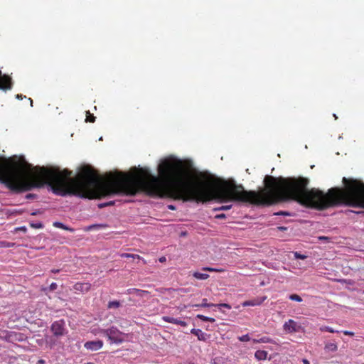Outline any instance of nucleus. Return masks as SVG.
<instances>
[{
    "instance_id": "nucleus-1",
    "label": "nucleus",
    "mask_w": 364,
    "mask_h": 364,
    "mask_svg": "<svg viewBox=\"0 0 364 364\" xmlns=\"http://www.w3.org/2000/svg\"><path fill=\"white\" fill-rule=\"evenodd\" d=\"M101 332L107 336L112 343H122L124 341V334L116 327L112 326L108 329H103Z\"/></svg>"
},
{
    "instance_id": "nucleus-2",
    "label": "nucleus",
    "mask_w": 364,
    "mask_h": 364,
    "mask_svg": "<svg viewBox=\"0 0 364 364\" xmlns=\"http://www.w3.org/2000/svg\"><path fill=\"white\" fill-rule=\"evenodd\" d=\"M4 339L10 343L21 342L26 341L27 337L25 334L18 332L9 331L4 330L3 332Z\"/></svg>"
},
{
    "instance_id": "nucleus-3",
    "label": "nucleus",
    "mask_w": 364,
    "mask_h": 364,
    "mask_svg": "<svg viewBox=\"0 0 364 364\" xmlns=\"http://www.w3.org/2000/svg\"><path fill=\"white\" fill-rule=\"evenodd\" d=\"M300 328L301 326L293 319H289L283 325V329L287 333L299 332Z\"/></svg>"
},
{
    "instance_id": "nucleus-4",
    "label": "nucleus",
    "mask_w": 364,
    "mask_h": 364,
    "mask_svg": "<svg viewBox=\"0 0 364 364\" xmlns=\"http://www.w3.org/2000/svg\"><path fill=\"white\" fill-rule=\"evenodd\" d=\"M51 331L56 336L64 334V322L63 320L55 321L51 326Z\"/></svg>"
},
{
    "instance_id": "nucleus-5",
    "label": "nucleus",
    "mask_w": 364,
    "mask_h": 364,
    "mask_svg": "<svg viewBox=\"0 0 364 364\" xmlns=\"http://www.w3.org/2000/svg\"><path fill=\"white\" fill-rule=\"evenodd\" d=\"M104 343L101 340L87 341L84 344L85 348L91 351H96L102 348Z\"/></svg>"
},
{
    "instance_id": "nucleus-6",
    "label": "nucleus",
    "mask_w": 364,
    "mask_h": 364,
    "mask_svg": "<svg viewBox=\"0 0 364 364\" xmlns=\"http://www.w3.org/2000/svg\"><path fill=\"white\" fill-rule=\"evenodd\" d=\"M11 88V80L9 76L1 75L0 71V90H7Z\"/></svg>"
},
{
    "instance_id": "nucleus-7",
    "label": "nucleus",
    "mask_w": 364,
    "mask_h": 364,
    "mask_svg": "<svg viewBox=\"0 0 364 364\" xmlns=\"http://www.w3.org/2000/svg\"><path fill=\"white\" fill-rule=\"evenodd\" d=\"M126 294L129 295L134 294L137 297L144 298L149 295L150 293L149 291L146 290H141L136 288H130L126 291Z\"/></svg>"
},
{
    "instance_id": "nucleus-8",
    "label": "nucleus",
    "mask_w": 364,
    "mask_h": 364,
    "mask_svg": "<svg viewBox=\"0 0 364 364\" xmlns=\"http://www.w3.org/2000/svg\"><path fill=\"white\" fill-rule=\"evenodd\" d=\"M74 290L82 293L88 292L91 289V284L88 282H77L73 286Z\"/></svg>"
},
{
    "instance_id": "nucleus-9",
    "label": "nucleus",
    "mask_w": 364,
    "mask_h": 364,
    "mask_svg": "<svg viewBox=\"0 0 364 364\" xmlns=\"http://www.w3.org/2000/svg\"><path fill=\"white\" fill-rule=\"evenodd\" d=\"M266 299H267L266 296H263L262 298H255L252 300H247V301H244L242 304V306L244 307L259 306V305L262 304Z\"/></svg>"
},
{
    "instance_id": "nucleus-10",
    "label": "nucleus",
    "mask_w": 364,
    "mask_h": 364,
    "mask_svg": "<svg viewBox=\"0 0 364 364\" xmlns=\"http://www.w3.org/2000/svg\"><path fill=\"white\" fill-rule=\"evenodd\" d=\"M162 320L166 322H168V323L180 325L183 327H186L188 325L187 323L184 321L180 320L178 318H175L173 317L167 316H163Z\"/></svg>"
},
{
    "instance_id": "nucleus-11",
    "label": "nucleus",
    "mask_w": 364,
    "mask_h": 364,
    "mask_svg": "<svg viewBox=\"0 0 364 364\" xmlns=\"http://www.w3.org/2000/svg\"><path fill=\"white\" fill-rule=\"evenodd\" d=\"M191 333L198 337L200 341H205L207 339V334L203 332L200 329L193 328Z\"/></svg>"
},
{
    "instance_id": "nucleus-12",
    "label": "nucleus",
    "mask_w": 364,
    "mask_h": 364,
    "mask_svg": "<svg viewBox=\"0 0 364 364\" xmlns=\"http://www.w3.org/2000/svg\"><path fill=\"white\" fill-rule=\"evenodd\" d=\"M267 352L265 351V350H258L255 352V357L258 360H266L267 359Z\"/></svg>"
},
{
    "instance_id": "nucleus-13",
    "label": "nucleus",
    "mask_w": 364,
    "mask_h": 364,
    "mask_svg": "<svg viewBox=\"0 0 364 364\" xmlns=\"http://www.w3.org/2000/svg\"><path fill=\"white\" fill-rule=\"evenodd\" d=\"M324 349L328 352H336L338 350V346L335 343H327L325 345Z\"/></svg>"
},
{
    "instance_id": "nucleus-14",
    "label": "nucleus",
    "mask_w": 364,
    "mask_h": 364,
    "mask_svg": "<svg viewBox=\"0 0 364 364\" xmlns=\"http://www.w3.org/2000/svg\"><path fill=\"white\" fill-rule=\"evenodd\" d=\"M107 227V225L104 224H93L85 228V231H91L95 229L102 228Z\"/></svg>"
},
{
    "instance_id": "nucleus-15",
    "label": "nucleus",
    "mask_w": 364,
    "mask_h": 364,
    "mask_svg": "<svg viewBox=\"0 0 364 364\" xmlns=\"http://www.w3.org/2000/svg\"><path fill=\"white\" fill-rule=\"evenodd\" d=\"M193 276L195 278H196L198 279H200V280H205V279H207L209 277V275L208 274L200 273V272H195L193 274Z\"/></svg>"
},
{
    "instance_id": "nucleus-16",
    "label": "nucleus",
    "mask_w": 364,
    "mask_h": 364,
    "mask_svg": "<svg viewBox=\"0 0 364 364\" xmlns=\"http://www.w3.org/2000/svg\"><path fill=\"white\" fill-rule=\"evenodd\" d=\"M53 226H55V228H60V229H63V230H68V231H70V232H73L74 231V230L73 228H68V227H67L66 225H65L64 224H63L62 223H60V222H55L53 223Z\"/></svg>"
},
{
    "instance_id": "nucleus-17",
    "label": "nucleus",
    "mask_w": 364,
    "mask_h": 364,
    "mask_svg": "<svg viewBox=\"0 0 364 364\" xmlns=\"http://www.w3.org/2000/svg\"><path fill=\"white\" fill-rule=\"evenodd\" d=\"M120 306V302L118 301H109L107 304L108 309H117Z\"/></svg>"
},
{
    "instance_id": "nucleus-18",
    "label": "nucleus",
    "mask_w": 364,
    "mask_h": 364,
    "mask_svg": "<svg viewBox=\"0 0 364 364\" xmlns=\"http://www.w3.org/2000/svg\"><path fill=\"white\" fill-rule=\"evenodd\" d=\"M95 118L96 117L93 114H90V111H87L86 112V119H85V121L87 122H92V123H93L95 121Z\"/></svg>"
},
{
    "instance_id": "nucleus-19",
    "label": "nucleus",
    "mask_w": 364,
    "mask_h": 364,
    "mask_svg": "<svg viewBox=\"0 0 364 364\" xmlns=\"http://www.w3.org/2000/svg\"><path fill=\"white\" fill-rule=\"evenodd\" d=\"M203 271L211 272H225L224 269H217V268L208 267H203Z\"/></svg>"
},
{
    "instance_id": "nucleus-20",
    "label": "nucleus",
    "mask_w": 364,
    "mask_h": 364,
    "mask_svg": "<svg viewBox=\"0 0 364 364\" xmlns=\"http://www.w3.org/2000/svg\"><path fill=\"white\" fill-rule=\"evenodd\" d=\"M122 257H127V258H133L140 259L141 257L138 255H133V254H129V253H123L121 255Z\"/></svg>"
},
{
    "instance_id": "nucleus-21",
    "label": "nucleus",
    "mask_w": 364,
    "mask_h": 364,
    "mask_svg": "<svg viewBox=\"0 0 364 364\" xmlns=\"http://www.w3.org/2000/svg\"><path fill=\"white\" fill-rule=\"evenodd\" d=\"M57 288H58V284L55 282H53L50 284V285L48 288H43L42 291H46L47 290H48L49 291H53L56 290Z\"/></svg>"
},
{
    "instance_id": "nucleus-22",
    "label": "nucleus",
    "mask_w": 364,
    "mask_h": 364,
    "mask_svg": "<svg viewBox=\"0 0 364 364\" xmlns=\"http://www.w3.org/2000/svg\"><path fill=\"white\" fill-rule=\"evenodd\" d=\"M15 245L13 242H9L7 241H1L0 242V247H13Z\"/></svg>"
},
{
    "instance_id": "nucleus-23",
    "label": "nucleus",
    "mask_w": 364,
    "mask_h": 364,
    "mask_svg": "<svg viewBox=\"0 0 364 364\" xmlns=\"http://www.w3.org/2000/svg\"><path fill=\"white\" fill-rule=\"evenodd\" d=\"M289 298L291 301H297V302H301L302 301L301 297L299 295L296 294H293L289 295Z\"/></svg>"
},
{
    "instance_id": "nucleus-24",
    "label": "nucleus",
    "mask_w": 364,
    "mask_h": 364,
    "mask_svg": "<svg viewBox=\"0 0 364 364\" xmlns=\"http://www.w3.org/2000/svg\"><path fill=\"white\" fill-rule=\"evenodd\" d=\"M232 208V205H222L218 208H215L213 209L214 211H220V210H230Z\"/></svg>"
},
{
    "instance_id": "nucleus-25",
    "label": "nucleus",
    "mask_w": 364,
    "mask_h": 364,
    "mask_svg": "<svg viewBox=\"0 0 364 364\" xmlns=\"http://www.w3.org/2000/svg\"><path fill=\"white\" fill-rule=\"evenodd\" d=\"M215 304H209L208 303L207 299H203L202 300V303L200 304V307H210V306H215Z\"/></svg>"
},
{
    "instance_id": "nucleus-26",
    "label": "nucleus",
    "mask_w": 364,
    "mask_h": 364,
    "mask_svg": "<svg viewBox=\"0 0 364 364\" xmlns=\"http://www.w3.org/2000/svg\"><path fill=\"white\" fill-rule=\"evenodd\" d=\"M238 340L242 342H247L250 341V337L248 334H245L242 336H239Z\"/></svg>"
},
{
    "instance_id": "nucleus-27",
    "label": "nucleus",
    "mask_w": 364,
    "mask_h": 364,
    "mask_svg": "<svg viewBox=\"0 0 364 364\" xmlns=\"http://www.w3.org/2000/svg\"><path fill=\"white\" fill-rule=\"evenodd\" d=\"M215 306H218V307H224V308H226L228 309H231V306L228 304H225V303H223V304H215Z\"/></svg>"
},
{
    "instance_id": "nucleus-28",
    "label": "nucleus",
    "mask_w": 364,
    "mask_h": 364,
    "mask_svg": "<svg viewBox=\"0 0 364 364\" xmlns=\"http://www.w3.org/2000/svg\"><path fill=\"white\" fill-rule=\"evenodd\" d=\"M294 255L295 258H296V259H304L306 257V256H305L304 255H301L300 253H299L297 252H295L294 253Z\"/></svg>"
},
{
    "instance_id": "nucleus-29",
    "label": "nucleus",
    "mask_w": 364,
    "mask_h": 364,
    "mask_svg": "<svg viewBox=\"0 0 364 364\" xmlns=\"http://www.w3.org/2000/svg\"><path fill=\"white\" fill-rule=\"evenodd\" d=\"M197 318H198L199 319L203 321H208V316H205L204 315H202V314H198L197 315Z\"/></svg>"
},
{
    "instance_id": "nucleus-30",
    "label": "nucleus",
    "mask_w": 364,
    "mask_h": 364,
    "mask_svg": "<svg viewBox=\"0 0 364 364\" xmlns=\"http://www.w3.org/2000/svg\"><path fill=\"white\" fill-rule=\"evenodd\" d=\"M254 343H266L267 342V338L265 337L262 338L260 340H253Z\"/></svg>"
},
{
    "instance_id": "nucleus-31",
    "label": "nucleus",
    "mask_w": 364,
    "mask_h": 364,
    "mask_svg": "<svg viewBox=\"0 0 364 364\" xmlns=\"http://www.w3.org/2000/svg\"><path fill=\"white\" fill-rule=\"evenodd\" d=\"M276 215H289L290 214L287 212L279 211L275 213Z\"/></svg>"
},
{
    "instance_id": "nucleus-32",
    "label": "nucleus",
    "mask_w": 364,
    "mask_h": 364,
    "mask_svg": "<svg viewBox=\"0 0 364 364\" xmlns=\"http://www.w3.org/2000/svg\"><path fill=\"white\" fill-rule=\"evenodd\" d=\"M31 226L35 228H42L43 225L41 223H36V224H31Z\"/></svg>"
},
{
    "instance_id": "nucleus-33",
    "label": "nucleus",
    "mask_w": 364,
    "mask_h": 364,
    "mask_svg": "<svg viewBox=\"0 0 364 364\" xmlns=\"http://www.w3.org/2000/svg\"><path fill=\"white\" fill-rule=\"evenodd\" d=\"M215 218L217 219H223V218H225L226 216L225 214L221 213V214L216 215Z\"/></svg>"
},
{
    "instance_id": "nucleus-34",
    "label": "nucleus",
    "mask_w": 364,
    "mask_h": 364,
    "mask_svg": "<svg viewBox=\"0 0 364 364\" xmlns=\"http://www.w3.org/2000/svg\"><path fill=\"white\" fill-rule=\"evenodd\" d=\"M343 333L346 335V336H354V333L352 332V331H343Z\"/></svg>"
},
{
    "instance_id": "nucleus-35",
    "label": "nucleus",
    "mask_w": 364,
    "mask_h": 364,
    "mask_svg": "<svg viewBox=\"0 0 364 364\" xmlns=\"http://www.w3.org/2000/svg\"><path fill=\"white\" fill-rule=\"evenodd\" d=\"M328 326H323L320 328L321 331H327L328 332Z\"/></svg>"
},
{
    "instance_id": "nucleus-36",
    "label": "nucleus",
    "mask_w": 364,
    "mask_h": 364,
    "mask_svg": "<svg viewBox=\"0 0 364 364\" xmlns=\"http://www.w3.org/2000/svg\"><path fill=\"white\" fill-rule=\"evenodd\" d=\"M318 240H326V241H328L329 240V238L328 237H325V236H320L318 237Z\"/></svg>"
},
{
    "instance_id": "nucleus-37",
    "label": "nucleus",
    "mask_w": 364,
    "mask_h": 364,
    "mask_svg": "<svg viewBox=\"0 0 364 364\" xmlns=\"http://www.w3.org/2000/svg\"><path fill=\"white\" fill-rule=\"evenodd\" d=\"M3 332H4V330L0 329V340H3L4 339Z\"/></svg>"
},
{
    "instance_id": "nucleus-38",
    "label": "nucleus",
    "mask_w": 364,
    "mask_h": 364,
    "mask_svg": "<svg viewBox=\"0 0 364 364\" xmlns=\"http://www.w3.org/2000/svg\"><path fill=\"white\" fill-rule=\"evenodd\" d=\"M328 332H330V333H335V332H338L337 331L334 330L333 328H332L331 327H329L328 326Z\"/></svg>"
},
{
    "instance_id": "nucleus-39",
    "label": "nucleus",
    "mask_w": 364,
    "mask_h": 364,
    "mask_svg": "<svg viewBox=\"0 0 364 364\" xmlns=\"http://www.w3.org/2000/svg\"><path fill=\"white\" fill-rule=\"evenodd\" d=\"M168 208L170 209V210H176V207L173 205H168Z\"/></svg>"
},
{
    "instance_id": "nucleus-40",
    "label": "nucleus",
    "mask_w": 364,
    "mask_h": 364,
    "mask_svg": "<svg viewBox=\"0 0 364 364\" xmlns=\"http://www.w3.org/2000/svg\"><path fill=\"white\" fill-rule=\"evenodd\" d=\"M208 321L213 323V322L215 321V319L214 318H212V317H208Z\"/></svg>"
},
{
    "instance_id": "nucleus-41",
    "label": "nucleus",
    "mask_w": 364,
    "mask_h": 364,
    "mask_svg": "<svg viewBox=\"0 0 364 364\" xmlns=\"http://www.w3.org/2000/svg\"><path fill=\"white\" fill-rule=\"evenodd\" d=\"M114 204V201H109L106 203L107 206L112 205Z\"/></svg>"
},
{
    "instance_id": "nucleus-42",
    "label": "nucleus",
    "mask_w": 364,
    "mask_h": 364,
    "mask_svg": "<svg viewBox=\"0 0 364 364\" xmlns=\"http://www.w3.org/2000/svg\"><path fill=\"white\" fill-rule=\"evenodd\" d=\"M166 260V259L165 257H161V258H159L160 262H164Z\"/></svg>"
},
{
    "instance_id": "nucleus-43",
    "label": "nucleus",
    "mask_w": 364,
    "mask_h": 364,
    "mask_svg": "<svg viewBox=\"0 0 364 364\" xmlns=\"http://www.w3.org/2000/svg\"><path fill=\"white\" fill-rule=\"evenodd\" d=\"M98 206H99L100 208H102L104 207H106L107 205H106V203H105L100 204Z\"/></svg>"
},
{
    "instance_id": "nucleus-44",
    "label": "nucleus",
    "mask_w": 364,
    "mask_h": 364,
    "mask_svg": "<svg viewBox=\"0 0 364 364\" xmlns=\"http://www.w3.org/2000/svg\"><path fill=\"white\" fill-rule=\"evenodd\" d=\"M59 272H60V269H53L51 270V272L54 273V274L58 273Z\"/></svg>"
},
{
    "instance_id": "nucleus-45",
    "label": "nucleus",
    "mask_w": 364,
    "mask_h": 364,
    "mask_svg": "<svg viewBox=\"0 0 364 364\" xmlns=\"http://www.w3.org/2000/svg\"><path fill=\"white\" fill-rule=\"evenodd\" d=\"M302 362L304 364H310L309 361L307 359H303Z\"/></svg>"
},
{
    "instance_id": "nucleus-46",
    "label": "nucleus",
    "mask_w": 364,
    "mask_h": 364,
    "mask_svg": "<svg viewBox=\"0 0 364 364\" xmlns=\"http://www.w3.org/2000/svg\"><path fill=\"white\" fill-rule=\"evenodd\" d=\"M26 168H29V169H30V168H31V164H26Z\"/></svg>"
},
{
    "instance_id": "nucleus-47",
    "label": "nucleus",
    "mask_w": 364,
    "mask_h": 364,
    "mask_svg": "<svg viewBox=\"0 0 364 364\" xmlns=\"http://www.w3.org/2000/svg\"><path fill=\"white\" fill-rule=\"evenodd\" d=\"M16 97L18 98V99H22V95H17Z\"/></svg>"
},
{
    "instance_id": "nucleus-48",
    "label": "nucleus",
    "mask_w": 364,
    "mask_h": 364,
    "mask_svg": "<svg viewBox=\"0 0 364 364\" xmlns=\"http://www.w3.org/2000/svg\"><path fill=\"white\" fill-rule=\"evenodd\" d=\"M193 306H195V307H200V304H195V305H193Z\"/></svg>"
},
{
    "instance_id": "nucleus-49",
    "label": "nucleus",
    "mask_w": 364,
    "mask_h": 364,
    "mask_svg": "<svg viewBox=\"0 0 364 364\" xmlns=\"http://www.w3.org/2000/svg\"><path fill=\"white\" fill-rule=\"evenodd\" d=\"M279 228L280 230H285V229H286V228H284V227H279Z\"/></svg>"
},
{
    "instance_id": "nucleus-50",
    "label": "nucleus",
    "mask_w": 364,
    "mask_h": 364,
    "mask_svg": "<svg viewBox=\"0 0 364 364\" xmlns=\"http://www.w3.org/2000/svg\"><path fill=\"white\" fill-rule=\"evenodd\" d=\"M38 362H39L40 363H44V360H40Z\"/></svg>"
},
{
    "instance_id": "nucleus-51",
    "label": "nucleus",
    "mask_w": 364,
    "mask_h": 364,
    "mask_svg": "<svg viewBox=\"0 0 364 364\" xmlns=\"http://www.w3.org/2000/svg\"><path fill=\"white\" fill-rule=\"evenodd\" d=\"M29 100L31 101V104L32 105L33 100L31 98H29Z\"/></svg>"
},
{
    "instance_id": "nucleus-52",
    "label": "nucleus",
    "mask_w": 364,
    "mask_h": 364,
    "mask_svg": "<svg viewBox=\"0 0 364 364\" xmlns=\"http://www.w3.org/2000/svg\"><path fill=\"white\" fill-rule=\"evenodd\" d=\"M27 198H31V194L28 195Z\"/></svg>"
},
{
    "instance_id": "nucleus-53",
    "label": "nucleus",
    "mask_w": 364,
    "mask_h": 364,
    "mask_svg": "<svg viewBox=\"0 0 364 364\" xmlns=\"http://www.w3.org/2000/svg\"><path fill=\"white\" fill-rule=\"evenodd\" d=\"M1 291V287H0V291Z\"/></svg>"
}]
</instances>
